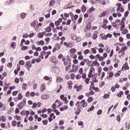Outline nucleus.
<instances>
[{
  "instance_id": "f257e3e1",
  "label": "nucleus",
  "mask_w": 130,
  "mask_h": 130,
  "mask_svg": "<svg viewBox=\"0 0 130 130\" xmlns=\"http://www.w3.org/2000/svg\"><path fill=\"white\" fill-rule=\"evenodd\" d=\"M67 62L63 63V65L66 67L65 70L66 72H68L71 70V68L72 67V60L70 56H67Z\"/></svg>"
},
{
  "instance_id": "f03ea898",
  "label": "nucleus",
  "mask_w": 130,
  "mask_h": 130,
  "mask_svg": "<svg viewBox=\"0 0 130 130\" xmlns=\"http://www.w3.org/2000/svg\"><path fill=\"white\" fill-rule=\"evenodd\" d=\"M75 106H76V107H75L74 108V110L75 111V114L76 115H79L80 113H81V112H82V109H83V108H81V105L79 104V102H77L76 103Z\"/></svg>"
},
{
  "instance_id": "7ed1b4c3",
  "label": "nucleus",
  "mask_w": 130,
  "mask_h": 130,
  "mask_svg": "<svg viewBox=\"0 0 130 130\" xmlns=\"http://www.w3.org/2000/svg\"><path fill=\"white\" fill-rule=\"evenodd\" d=\"M77 102H79V105H81V108H85L88 106V103L85 100H82L81 102L77 101Z\"/></svg>"
},
{
  "instance_id": "20e7f679",
  "label": "nucleus",
  "mask_w": 130,
  "mask_h": 130,
  "mask_svg": "<svg viewBox=\"0 0 130 130\" xmlns=\"http://www.w3.org/2000/svg\"><path fill=\"white\" fill-rule=\"evenodd\" d=\"M116 6H118V8L116 9L117 12L120 11L122 13H123L124 12V9L122 8V5L119 3V4H117Z\"/></svg>"
},
{
  "instance_id": "39448f33",
  "label": "nucleus",
  "mask_w": 130,
  "mask_h": 130,
  "mask_svg": "<svg viewBox=\"0 0 130 130\" xmlns=\"http://www.w3.org/2000/svg\"><path fill=\"white\" fill-rule=\"evenodd\" d=\"M93 72H95V68H94L93 67H92L90 68L88 75V78H92V77H93Z\"/></svg>"
},
{
  "instance_id": "423d86ee",
  "label": "nucleus",
  "mask_w": 130,
  "mask_h": 130,
  "mask_svg": "<svg viewBox=\"0 0 130 130\" xmlns=\"http://www.w3.org/2000/svg\"><path fill=\"white\" fill-rule=\"evenodd\" d=\"M107 24H108V20L107 19H105L103 20V25H102V27L104 29H107Z\"/></svg>"
},
{
  "instance_id": "0eeeda50",
  "label": "nucleus",
  "mask_w": 130,
  "mask_h": 130,
  "mask_svg": "<svg viewBox=\"0 0 130 130\" xmlns=\"http://www.w3.org/2000/svg\"><path fill=\"white\" fill-rule=\"evenodd\" d=\"M21 115H26V117H28V115L30 114L29 111L22 110L20 113Z\"/></svg>"
},
{
  "instance_id": "6e6552de",
  "label": "nucleus",
  "mask_w": 130,
  "mask_h": 130,
  "mask_svg": "<svg viewBox=\"0 0 130 130\" xmlns=\"http://www.w3.org/2000/svg\"><path fill=\"white\" fill-rule=\"evenodd\" d=\"M56 117L54 116V113H51L50 115V117L49 118V122H51L53 119H55Z\"/></svg>"
},
{
  "instance_id": "1a4fd4ad",
  "label": "nucleus",
  "mask_w": 130,
  "mask_h": 130,
  "mask_svg": "<svg viewBox=\"0 0 130 130\" xmlns=\"http://www.w3.org/2000/svg\"><path fill=\"white\" fill-rule=\"evenodd\" d=\"M128 63L127 62H125V64H123V66L122 67V70H123V69H124V70H125L126 71L127 70H129V67L128 66Z\"/></svg>"
},
{
  "instance_id": "9d476101",
  "label": "nucleus",
  "mask_w": 130,
  "mask_h": 130,
  "mask_svg": "<svg viewBox=\"0 0 130 130\" xmlns=\"http://www.w3.org/2000/svg\"><path fill=\"white\" fill-rule=\"evenodd\" d=\"M17 106L19 108V109H22V108L25 106V105L23 104V102H20L17 104Z\"/></svg>"
},
{
  "instance_id": "9b49d317",
  "label": "nucleus",
  "mask_w": 130,
  "mask_h": 130,
  "mask_svg": "<svg viewBox=\"0 0 130 130\" xmlns=\"http://www.w3.org/2000/svg\"><path fill=\"white\" fill-rule=\"evenodd\" d=\"M61 22H62V19L59 18L58 20L55 22V25L56 26H59V25H60Z\"/></svg>"
},
{
  "instance_id": "f8f14e48",
  "label": "nucleus",
  "mask_w": 130,
  "mask_h": 130,
  "mask_svg": "<svg viewBox=\"0 0 130 130\" xmlns=\"http://www.w3.org/2000/svg\"><path fill=\"white\" fill-rule=\"evenodd\" d=\"M98 31H95L92 36V39H94V40H95V39H97V37H98Z\"/></svg>"
},
{
  "instance_id": "ddd939ff",
  "label": "nucleus",
  "mask_w": 130,
  "mask_h": 130,
  "mask_svg": "<svg viewBox=\"0 0 130 130\" xmlns=\"http://www.w3.org/2000/svg\"><path fill=\"white\" fill-rule=\"evenodd\" d=\"M15 119H16V120H18V121H21L22 120V117L21 116H19L18 115H16L14 116Z\"/></svg>"
},
{
  "instance_id": "4468645a",
  "label": "nucleus",
  "mask_w": 130,
  "mask_h": 130,
  "mask_svg": "<svg viewBox=\"0 0 130 130\" xmlns=\"http://www.w3.org/2000/svg\"><path fill=\"white\" fill-rule=\"evenodd\" d=\"M50 59L51 62H53L54 63H56V58L54 56H51Z\"/></svg>"
},
{
  "instance_id": "2eb2a0df",
  "label": "nucleus",
  "mask_w": 130,
  "mask_h": 130,
  "mask_svg": "<svg viewBox=\"0 0 130 130\" xmlns=\"http://www.w3.org/2000/svg\"><path fill=\"white\" fill-rule=\"evenodd\" d=\"M45 43L44 41L43 40H41V41H38L37 42V45L39 46V45H44Z\"/></svg>"
},
{
  "instance_id": "dca6fc26",
  "label": "nucleus",
  "mask_w": 130,
  "mask_h": 130,
  "mask_svg": "<svg viewBox=\"0 0 130 130\" xmlns=\"http://www.w3.org/2000/svg\"><path fill=\"white\" fill-rule=\"evenodd\" d=\"M127 49V47L126 46H124L123 47L121 50L119 51V53H121V52H124V51H125V50H126Z\"/></svg>"
},
{
  "instance_id": "f3484780",
  "label": "nucleus",
  "mask_w": 130,
  "mask_h": 130,
  "mask_svg": "<svg viewBox=\"0 0 130 130\" xmlns=\"http://www.w3.org/2000/svg\"><path fill=\"white\" fill-rule=\"evenodd\" d=\"M25 66L27 69H30V68L32 67V64H31V62H30V61H28L26 63Z\"/></svg>"
},
{
  "instance_id": "a211bd4d",
  "label": "nucleus",
  "mask_w": 130,
  "mask_h": 130,
  "mask_svg": "<svg viewBox=\"0 0 130 130\" xmlns=\"http://www.w3.org/2000/svg\"><path fill=\"white\" fill-rule=\"evenodd\" d=\"M70 52L71 54H72V55H74V53L75 52H77V50L75 48H72L70 50Z\"/></svg>"
},
{
  "instance_id": "6ab92c4d",
  "label": "nucleus",
  "mask_w": 130,
  "mask_h": 130,
  "mask_svg": "<svg viewBox=\"0 0 130 130\" xmlns=\"http://www.w3.org/2000/svg\"><path fill=\"white\" fill-rule=\"evenodd\" d=\"M37 23L38 24V21L37 20H35L31 23L30 26L31 27H35L37 25Z\"/></svg>"
},
{
  "instance_id": "aec40b11",
  "label": "nucleus",
  "mask_w": 130,
  "mask_h": 130,
  "mask_svg": "<svg viewBox=\"0 0 130 130\" xmlns=\"http://www.w3.org/2000/svg\"><path fill=\"white\" fill-rule=\"evenodd\" d=\"M86 11H87V7H86V6L83 5L81 7V11L82 12V13H85Z\"/></svg>"
},
{
  "instance_id": "412c9836",
  "label": "nucleus",
  "mask_w": 130,
  "mask_h": 130,
  "mask_svg": "<svg viewBox=\"0 0 130 130\" xmlns=\"http://www.w3.org/2000/svg\"><path fill=\"white\" fill-rule=\"evenodd\" d=\"M55 5V1L52 0L50 1L49 6V7H53V6H54Z\"/></svg>"
},
{
  "instance_id": "4be33fe9",
  "label": "nucleus",
  "mask_w": 130,
  "mask_h": 130,
  "mask_svg": "<svg viewBox=\"0 0 130 130\" xmlns=\"http://www.w3.org/2000/svg\"><path fill=\"white\" fill-rule=\"evenodd\" d=\"M107 13V11L101 12L100 14V17H105V16H106Z\"/></svg>"
},
{
  "instance_id": "5701e85b",
  "label": "nucleus",
  "mask_w": 130,
  "mask_h": 130,
  "mask_svg": "<svg viewBox=\"0 0 130 130\" xmlns=\"http://www.w3.org/2000/svg\"><path fill=\"white\" fill-rule=\"evenodd\" d=\"M57 82L58 83H61L63 82V79L61 78V77H57Z\"/></svg>"
},
{
  "instance_id": "b1692460",
  "label": "nucleus",
  "mask_w": 130,
  "mask_h": 130,
  "mask_svg": "<svg viewBox=\"0 0 130 130\" xmlns=\"http://www.w3.org/2000/svg\"><path fill=\"white\" fill-rule=\"evenodd\" d=\"M11 47H12V48H13V49H15V48H16V42H13L12 44H10Z\"/></svg>"
},
{
  "instance_id": "393cba45",
  "label": "nucleus",
  "mask_w": 130,
  "mask_h": 130,
  "mask_svg": "<svg viewBox=\"0 0 130 130\" xmlns=\"http://www.w3.org/2000/svg\"><path fill=\"white\" fill-rule=\"evenodd\" d=\"M122 95H123V91H120L119 93H117L116 96H117V97L120 98L121 96H122Z\"/></svg>"
},
{
  "instance_id": "a878e982",
  "label": "nucleus",
  "mask_w": 130,
  "mask_h": 130,
  "mask_svg": "<svg viewBox=\"0 0 130 130\" xmlns=\"http://www.w3.org/2000/svg\"><path fill=\"white\" fill-rule=\"evenodd\" d=\"M98 75L99 76H100V75H101V72H102V68L101 67H99L98 69Z\"/></svg>"
},
{
  "instance_id": "bb28decb",
  "label": "nucleus",
  "mask_w": 130,
  "mask_h": 130,
  "mask_svg": "<svg viewBox=\"0 0 130 130\" xmlns=\"http://www.w3.org/2000/svg\"><path fill=\"white\" fill-rule=\"evenodd\" d=\"M41 92H43L45 90V85L44 84H42L40 88Z\"/></svg>"
},
{
  "instance_id": "cd10ccee",
  "label": "nucleus",
  "mask_w": 130,
  "mask_h": 130,
  "mask_svg": "<svg viewBox=\"0 0 130 130\" xmlns=\"http://www.w3.org/2000/svg\"><path fill=\"white\" fill-rule=\"evenodd\" d=\"M90 78L91 77L86 78L84 81V82L86 83V84H87V85H89L90 83Z\"/></svg>"
},
{
  "instance_id": "c85d7f7f",
  "label": "nucleus",
  "mask_w": 130,
  "mask_h": 130,
  "mask_svg": "<svg viewBox=\"0 0 130 130\" xmlns=\"http://www.w3.org/2000/svg\"><path fill=\"white\" fill-rule=\"evenodd\" d=\"M95 89V85L94 84V83L92 82L91 84L90 87L89 88V90H94Z\"/></svg>"
},
{
  "instance_id": "c756f323",
  "label": "nucleus",
  "mask_w": 130,
  "mask_h": 130,
  "mask_svg": "<svg viewBox=\"0 0 130 130\" xmlns=\"http://www.w3.org/2000/svg\"><path fill=\"white\" fill-rule=\"evenodd\" d=\"M18 100H22L23 98V95H22V93H20L18 95Z\"/></svg>"
},
{
  "instance_id": "7c9ffc66",
  "label": "nucleus",
  "mask_w": 130,
  "mask_h": 130,
  "mask_svg": "<svg viewBox=\"0 0 130 130\" xmlns=\"http://www.w3.org/2000/svg\"><path fill=\"white\" fill-rule=\"evenodd\" d=\"M11 124H12V126H16V125H17V121H16V120H13V121H12Z\"/></svg>"
},
{
  "instance_id": "2f4dec72",
  "label": "nucleus",
  "mask_w": 130,
  "mask_h": 130,
  "mask_svg": "<svg viewBox=\"0 0 130 130\" xmlns=\"http://www.w3.org/2000/svg\"><path fill=\"white\" fill-rule=\"evenodd\" d=\"M93 64L94 66V67H96V66H99V63H98V61L97 60H94L93 62Z\"/></svg>"
},
{
  "instance_id": "473e14b6",
  "label": "nucleus",
  "mask_w": 130,
  "mask_h": 130,
  "mask_svg": "<svg viewBox=\"0 0 130 130\" xmlns=\"http://www.w3.org/2000/svg\"><path fill=\"white\" fill-rule=\"evenodd\" d=\"M82 88H83V85H79L78 87L77 86V92H79L81 90H82Z\"/></svg>"
},
{
  "instance_id": "72a5a7b5",
  "label": "nucleus",
  "mask_w": 130,
  "mask_h": 130,
  "mask_svg": "<svg viewBox=\"0 0 130 130\" xmlns=\"http://www.w3.org/2000/svg\"><path fill=\"white\" fill-rule=\"evenodd\" d=\"M74 45V43L70 42L69 43H68V48L69 47H73V46Z\"/></svg>"
},
{
  "instance_id": "f704fd0d",
  "label": "nucleus",
  "mask_w": 130,
  "mask_h": 130,
  "mask_svg": "<svg viewBox=\"0 0 130 130\" xmlns=\"http://www.w3.org/2000/svg\"><path fill=\"white\" fill-rule=\"evenodd\" d=\"M19 64L21 66H24L25 64V61L23 60H20L19 61Z\"/></svg>"
},
{
  "instance_id": "c9c22d12",
  "label": "nucleus",
  "mask_w": 130,
  "mask_h": 130,
  "mask_svg": "<svg viewBox=\"0 0 130 130\" xmlns=\"http://www.w3.org/2000/svg\"><path fill=\"white\" fill-rule=\"evenodd\" d=\"M1 120H2V121H4L5 122V121H6V120H7V117H6V116H2L1 117Z\"/></svg>"
},
{
  "instance_id": "e433bc0d",
  "label": "nucleus",
  "mask_w": 130,
  "mask_h": 130,
  "mask_svg": "<svg viewBox=\"0 0 130 130\" xmlns=\"http://www.w3.org/2000/svg\"><path fill=\"white\" fill-rule=\"evenodd\" d=\"M46 32H50L51 31V28L50 26H48L47 28H45Z\"/></svg>"
},
{
  "instance_id": "4c0bfd02",
  "label": "nucleus",
  "mask_w": 130,
  "mask_h": 130,
  "mask_svg": "<svg viewBox=\"0 0 130 130\" xmlns=\"http://www.w3.org/2000/svg\"><path fill=\"white\" fill-rule=\"evenodd\" d=\"M28 48V46H23L21 47V50L22 51L27 50Z\"/></svg>"
},
{
  "instance_id": "58836bf2",
  "label": "nucleus",
  "mask_w": 130,
  "mask_h": 130,
  "mask_svg": "<svg viewBox=\"0 0 130 130\" xmlns=\"http://www.w3.org/2000/svg\"><path fill=\"white\" fill-rule=\"evenodd\" d=\"M27 84L26 83H24L23 85H22V90H26L27 89Z\"/></svg>"
},
{
  "instance_id": "ea45409f",
  "label": "nucleus",
  "mask_w": 130,
  "mask_h": 130,
  "mask_svg": "<svg viewBox=\"0 0 130 130\" xmlns=\"http://www.w3.org/2000/svg\"><path fill=\"white\" fill-rule=\"evenodd\" d=\"M83 61L84 62V63L85 62L86 63H90V60H89V59H87V58H84L83 59Z\"/></svg>"
},
{
  "instance_id": "a19ab883",
  "label": "nucleus",
  "mask_w": 130,
  "mask_h": 130,
  "mask_svg": "<svg viewBox=\"0 0 130 130\" xmlns=\"http://www.w3.org/2000/svg\"><path fill=\"white\" fill-rule=\"evenodd\" d=\"M109 97H110V95L106 93L104 95L103 98H104V99H108V98H109Z\"/></svg>"
},
{
  "instance_id": "79ce46f5",
  "label": "nucleus",
  "mask_w": 130,
  "mask_h": 130,
  "mask_svg": "<svg viewBox=\"0 0 130 130\" xmlns=\"http://www.w3.org/2000/svg\"><path fill=\"white\" fill-rule=\"evenodd\" d=\"M8 68H9V69H11L12 67H13V63L12 62H10L7 64Z\"/></svg>"
},
{
  "instance_id": "37998d69",
  "label": "nucleus",
  "mask_w": 130,
  "mask_h": 130,
  "mask_svg": "<svg viewBox=\"0 0 130 130\" xmlns=\"http://www.w3.org/2000/svg\"><path fill=\"white\" fill-rule=\"evenodd\" d=\"M26 13H23L20 15V17L21 19H25V17H26Z\"/></svg>"
},
{
  "instance_id": "c03bdc74",
  "label": "nucleus",
  "mask_w": 130,
  "mask_h": 130,
  "mask_svg": "<svg viewBox=\"0 0 130 130\" xmlns=\"http://www.w3.org/2000/svg\"><path fill=\"white\" fill-rule=\"evenodd\" d=\"M92 101H93V97H89L87 99V102H88V103H91V102H92Z\"/></svg>"
},
{
  "instance_id": "a18cd8bd",
  "label": "nucleus",
  "mask_w": 130,
  "mask_h": 130,
  "mask_svg": "<svg viewBox=\"0 0 130 130\" xmlns=\"http://www.w3.org/2000/svg\"><path fill=\"white\" fill-rule=\"evenodd\" d=\"M94 106H92L90 107V108L87 109V112H90V111H92V110H94Z\"/></svg>"
},
{
  "instance_id": "49530a36",
  "label": "nucleus",
  "mask_w": 130,
  "mask_h": 130,
  "mask_svg": "<svg viewBox=\"0 0 130 130\" xmlns=\"http://www.w3.org/2000/svg\"><path fill=\"white\" fill-rule=\"evenodd\" d=\"M71 77L72 80H75V78H76V75L74 73H72L71 74Z\"/></svg>"
},
{
  "instance_id": "de8ad7c7",
  "label": "nucleus",
  "mask_w": 130,
  "mask_h": 130,
  "mask_svg": "<svg viewBox=\"0 0 130 130\" xmlns=\"http://www.w3.org/2000/svg\"><path fill=\"white\" fill-rule=\"evenodd\" d=\"M38 37H39V38H43V34H42V32H39L38 35Z\"/></svg>"
},
{
  "instance_id": "09e8293b",
  "label": "nucleus",
  "mask_w": 130,
  "mask_h": 130,
  "mask_svg": "<svg viewBox=\"0 0 130 130\" xmlns=\"http://www.w3.org/2000/svg\"><path fill=\"white\" fill-rule=\"evenodd\" d=\"M63 101H64L65 104H68L69 103V101H68V98L67 96H65L64 98L63 99Z\"/></svg>"
},
{
  "instance_id": "8fccbe9b",
  "label": "nucleus",
  "mask_w": 130,
  "mask_h": 130,
  "mask_svg": "<svg viewBox=\"0 0 130 130\" xmlns=\"http://www.w3.org/2000/svg\"><path fill=\"white\" fill-rule=\"evenodd\" d=\"M82 20H83V17H80L78 20V24H81V23H82Z\"/></svg>"
},
{
  "instance_id": "3c124183",
  "label": "nucleus",
  "mask_w": 130,
  "mask_h": 130,
  "mask_svg": "<svg viewBox=\"0 0 130 130\" xmlns=\"http://www.w3.org/2000/svg\"><path fill=\"white\" fill-rule=\"evenodd\" d=\"M45 41L46 42V44H48V43H49V41H50V38H46L45 39Z\"/></svg>"
},
{
  "instance_id": "603ef678",
  "label": "nucleus",
  "mask_w": 130,
  "mask_h": 130,
  "mask_svg": "<svg viewBox=\"0 0 130 130\" xmlns=\"http://www.w3.org/2000/svg\"><path fill=\"white\" fill-rule=\"evenodd\" d=\"M78 59L79 60H83L84 59V56H83L82 55H79L78 56Z\"/></svg>"
},
{
  "instance_id": "864d4df0",
  "label": "nucleus",
  "mask_w": 130,
  "mask_h": 130,
  "mask_svg": "<svg viewBox=\"0 0 130 130\" xmlns=\"http://www.w3.org/2000/svg\"><path fill=\"white\" fill-rule=\"evenodd\" d=\"M119 73H120V71H118L117 73L115 74L114 75V77H115L116 78L117 77H119V76H120V74H119Z\"/></svg>"
},
{
  "instance_id": "5fc2aeb1",
  "label": "nucleus",
  "mask_w": 130,
  "mask_h": 130,
  "mask_svg": "<svg viewBox=\"0 0 130 130\" xmlns=\"http://www.w3.org/2000/svg\"><path fill=\"white\" fill-rule=\"evenodd\" d=\"M127 33H128V30L126 29H124L122 31V34H126Z\"/></svg>"
},
{
  "instance_id": "6e6d98bb",
  "label": "nucleus",
  "mask_w": 130,
  "mask_h": 130,
  "mask_svg": "<svg viewBox=\"0 0 130 130\" xmlns=\"http://www.w3.org/2000/svg\"><path fill=\"white\" fill-rule=\"evenodd\" d=\"M57 107V106L56 105V104H53L52 106V108L53 109V111Z\"/></svg>"
},
{
  "instance_id": "4d7b16f0",
  "label": "nucleus",
  "mask_w": 130,
  "mask_h": 130,
  "mask_svg": "<svg viewBox=\"0 0 130 130\" xmlns=\"http://www.w3.org/2000/svg\"><path fill=\"white\" fill-rule=\"evenodd\" d=\"M54 112L56 113V115H59V114H60V112L56 109L54 110Z\"/></svg>"
},
{
  "instance_id": "13d9d810",
  "label": "nucleus",
  "mask_w": 130,
  "mask_h": 130,
  "mask_svg": "<svg viewBox=\"0 0 130 130\" xmlns=\"http://www.w3.org/2000/svg\"><path fill=\"white\" fill-rule=\"evenodd\" d=\"M21 121H19L17 122V127H20V126H23V124L21 125Z\"/></svg>"
},
{
  "instance_id": "bf43d9fd",
  "label": "nucleus",
  "mask_w": 130,
  "mask_h": 130,
  "mask_svg": "<svg viewBox=\"0 0 130 130\" xmlns=\"http://www.w3.org/2000/svg\"><path fill=\"white\" fill-rule=\"evenodd\" d=\"M98 50H99V52L100 53H103V52L104 51V50L102 48H100Z\"/></svg>"
},
{
  "instance_id": "052dcab7",
  "label": "nucleus",
  "mask_w": 130,
  "mask_h": 130,
  "mask_svg": "<svg viewBox=\"0 0 130 130\" xmlns=\"http://www.w3.org/2000/svg\"><path fill=\"white\" fill-rule=\"evenodd\" d=\"M19 82H20V79H19V78H16L15 79V83H16V84H19Z\"/></svg>"
},
{
  "instance_id": "680f3d73",
  "label": "nucleus",
  "mask_w": 130,
  "mask_h": 130,
  "mask_svg": "<svg viewBox=\"0 0 130 130\" xmlns=\"http://www.w3.org/2000/svg\"><path fill=\"white\" fill-rule=\"evenodd\" d=\"M79 74H80V75H83V68H81L79 69Z\"/></svg>"
},
{
  "instance_id": "e2e57ef3",
  "label": "nucleus",
  "mask_w": 130,
  "mask_h": 130,
  "mask_svg": "<svg viewBox=\"0 0 130 130\" xmlns=\"http://www.w3.org/2000/svg\"><path fill=\"white\" fill-rule=\"evenodd\" d=\"M41 98H42V99H47V95L45 94H43Z\"/></svg>"
},
{
  "instance_id": "0e129e2a",
  "label": "nucleus",
  "mask_w": 130,
  "mask_h": 130,
  "mask_svg": "<svg viewBox=\"0 0 130 130\" xmlns=\"http://www.w3.org/2000/svg\"><path fill=\"white\" fill-rule=\"evenodd\" d=\"M89 52H90V50H89V49H86L84 51V54H88V53H89Z\"/></svg>"
},
{
  "instance_id": "69168bd1",
  "label": "nucleus",
  "mask_w": 130,
  "mask_h": 130,
  "mask_svg": "<svg viewBox=\"0 0 130 130\" xmlns=\"http://www.w3.org/2000/svg\"><path fill=\"white\" fill-rule=\"evenodd\" d=\"M98 115H101L102 114V110H99L97 112Z\"/></svg>"
},
{
  "instance_id": "338daca9",
  "label": "nucleus",
  "mask_w": 130,
  "mask_h": 130,
  "mask_svg": "<svg viewBox=\"0 0 130 130\" xmlns=\"http://www.w3.org/2000/svg\"><path fill=\"white\" fill-rule=\"evenodd\" d=\"M22 37L24 38H28V37H29V35H28V34H25L22 36Z\"/></svg>"
},
{
  "instance_id": "774afa93",
  "label": "nucleus",
  "mask_w": 130,
  "mask_h": 130,
  "mask_svg": "<svg viewBox=\"0 0 130 130\" xmlns=\"http://www.w3.org/2000/svg\"><path fill=\"white\" fill-rule=\"evenodd\" d=\"M49 26L51 28H54V23L53 22H51L50 23Z\"/></svg>"
}]
</instances>
